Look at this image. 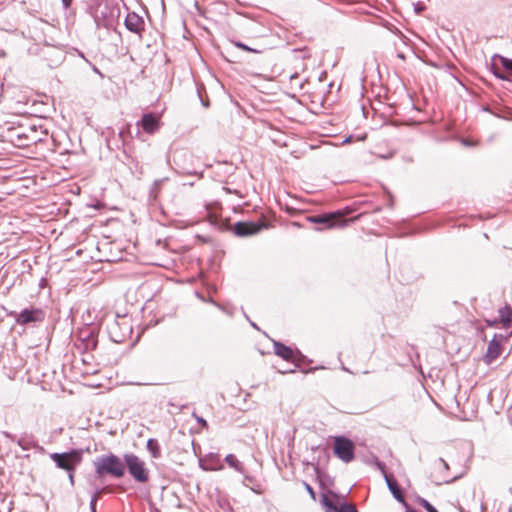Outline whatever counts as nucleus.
<instances>
[{
	"mask_svg": "<svg viewBox=\"0 0 512 512\" xmlns=\"http://www.w3.org/2000/svg\"><path fill=\"white\" fill-rule=\"evenodd\" d=\"M96 477H103L106 474L114 478H122L125 475V462L113 453L97 457L93 461Z\"/></svg>",
	"mask_w": 512,
	"mask_h": 512,
	"instance_id": "1",
	"label": "nucleus"
},
{
	"mask_svg": "<svg viewBox=\"0 0 512 512\" xmlns=\"http://www.w3.org/2000/svg\"><path fill=\"white\" fill-rule=\"evenodd\" d=\"M89 11L94 19L96 28L110 29L114 24V10L106 0H98L89 5Z\"/></svg>",
	"mask_w": 512,
	"mask_h": 512,
	"instance_id": "2",
	"label": "nucleus"
},
{
	"mask_svg": "<svg viewBox=\"0 0 512 512\" xmlns=\"http://www.w3.org/2000/svg\"><path fill=\"white\" fill-rule=\"evenodd\" d=\"M351 212L352 209L346 207L343 210H337L328 214L311 216L309 217V221L316 224H324L328 228L344 227L348 225V223L354 222L360 217V215H358L354 218L346 219L345 216L349 215Z\"/></svg>",
	"mask_w": 512,
	"mask_h": 512,
	"instance_id": "3",
	"label": "nucleus"
},
{
	"mask_svg": "<svg viewBox=\"0 0 512 512\" xmlns=\"http://www.w3.org/2000/svg\"><path fill=\"white\" fill-rule=\"evenodd\" d=\"M7 315L13 317L16 324L29 327L43 323L46 318L45 311L35 306L26 307L20 312L11 311Z\"/></svg>",
	"mask_w": 512,
	"mask_h": 512,
	"instance_id": "4",
	"label": "nucleus"
},
{
	"mask_svg": "<svg viewBox=\"0 0 512 512\" xmlns=\"http://www.w3.org/2000/svg\"><path fill=\"white\" fill-rule=\"evenodd\" d=\"M125 467L136 482L146 483L149 480V470L145 462L133 453H126L123 456Z\"/></svg>",
	"mask_w": 512,
	"mask_h": 512,
	"instance_id": "5",
	"label": "nucleus"
},
{
	"mask_svg": "<svg viewBox=\"0 0 512 512\" xmlns=\"http://www.w3.org/2000/svg\"><path fill=\"white\" fill-rule=\"evenodd\" d=\"M82 455V450L72 449L64 453H52L50 458L58 468L71 472L81 463Z\"/></svg>",
	"mask_w": 512,
	"mask_h": 512,
	"instance_id": "6",
	"label": "nucleus"
},
{
	"mask_svg": "<svg viewBox=\"0 0 512 512\" xmlns=\"http://www.w3.org/2000/svg\"><path fill=\"white\" fill-rule=\"evenodd\" d=\"M110 339L115 343H123L132 332V326L125 317H118L107 326Z\"/></svg>",
	"mask_w": 512,
	"mask_h": 512,
	"instance_id": "7",
	"label": "nucleus"
},
{
	"mask_svg": "<svg viewBox=\"0 0 512 512\" xmlns=\"http://www.w3.org/2000/svg\"><path fill=\"white\" fill-rule=\"evenodd\" d=\"M333 451L334 454L345 463L351 462L355 457L354 443L344 436L335 437Z\"/></svg>",
	"mask_w": 512,
	"mask_h": 512,
	"instance_id": "8",
	"label": "nucleus"
},
{
	"mask_svg": "<svg viewBox=\"0 0 512 512\" xmlns=\"http://www.w3.org/2000/svg\"><path fill=\"white\" fill-rule=\"evenodd\" d=\"M267 227L268 224L262 221H239L232 226L231 230L238 237H248L259 233L261 230Z\"/></svg>",
	"mask_w": 512,
	"mask_h": 512,
	"instance_id": "9",
	"label": "nucleus"
},
{
	"mask_svg": "<svg viewBox=\"0 0 512 512\" xmlns=\"http://www.w3.org/2000/svg\"><path fill=\"white\" fill-rule=\"evenodd\" d=\"M436 471L433 474V482L436 485L450 484L461 477V475L449 477L447 472L449 470L448 463L443 458H438L435 462Z\"/></svg>",
	"mask_w": 512,
	"mask_h": 512,
	"instance_id": "10",
	"label": "nucleus"
},
{
	"mask_svg": "<svg viewBox=\"0 0 512 512\" xmlns=\"http://www.w3.org/2000/svg\"><path fill=\"white\" fill-rule=\"evenodd\" d=\"M273 347L274 353L277 356L281 357L283 360L293 362L295 364V367H299L300 360L305 358V356L300 351H297V353H295L289 346H286L281 342L274 341Z\"/></svg>",
	"mask_w": 512,
	"mask_h": 512,
	"instance_id": "11",
	"label": "nucleus"
},
{
	"mask_svg": "<svg viewBox=\"0 0 512 512\" xmlns=\"http://www.w3.org/2000/svg\"><path fill=\"white\" fill-rule=\"evenodd\" d=\"M124 25L127 30L140 35L145 27L144 19L135 12L128 13Z\"/></svg>",
	"mask_w": 512,
	"mask_h": 512,
	"instance_id": "12",
	"label": "nucleus"
},
{
	"mask_svg": "<svg viewBox=\"0 0 512 512\" xmlns=\"http://www.w3.org/2000/svg\"><path fill=\"white\" fill-rule=\"evenodd\" d=\"M137 126H141L145 132L152 134L159 129L160 118L154 113L144 114L137 122Z\"/></svg>",
	"mask_w": 512,
	"mask_h": 512,
	"instance_id": "13",
	"label": "nucleus"
},
{
	"mask_svg": "<svg viewBox=\"0 0 512 512\" xmlns=\"http://www.w3.org/2000/svg\"><path fill=\"white\" fill-rule=\"evenodd\" d=\"M322 504L326 508V512H358L357 509L349 505L345 502L341 503L340 506H337L329 497L326 495L322 496L321 500Z\"/></svg>",
	"mask_w": 512,
	"mask_h": 512,
	"instance_id": "14",
	"label": "nucleus"
},
{
	"mask_svg": "<svg viewBox=\"0 0 512 512\" xmlns=\"http://www.w3.org/2000/svg\"><path fill=\"white\" fill-rule=\"evenodd\" d=\"M384 479L393 497L403 506H407V501L405 500L403 492L400 486L398 485L397 481L392 476H389L387 474H384Z\"/></svg>",
	"mask_w": 512,
	"mask_h": 512,
	"instance_id": "15",
	"label": "nucleus"
},
{
	"mask_svg": "<svg viewBox=\"0 0 512 512\" xmlns=\"http://www.w3.org/2000/svg\"><path fill=\"white\" fill-rule=\"evenodd\" d=\"M498 320L502 324V327L505 329L510 328L512 323V307L510 305H505L504 307L498 310Z\"/></svg>",
	"mask_w": 512,
	"mask_h": 512,
	"instance_id": "16",
	"label": "nucleus"
},
{
	"mask_svg": "<svg viewBox=\"0 0 512 512\" xmlns=\"http://www.w3.org/2000/svg\"><path fill=\"white\" fill-rule=\"evenodd\" d=\"M501 354V344L496 341V339H491L488 344L487 352L485 355V359L487 363H491L496 358H498Z\"/></svg>",
	"mask_w": 512,
	"mask_h": 512,
	"instance_id": "17",
	"label": "nucleus"
},
{
	"mask_svg": "<svg viewBox=\"0 0 512 512\" xmlns=\"http://www.w3.org/2000/svg\"><path fill=\"white\" fill-rule=\"evenodd\" d=\"M167 180H168L167 177L154 180V182L152 183V185L149 189V198L151 200H153V201L157 200L158 195L160 193L161 186Z\"/></svg>",
	"mask_w": 512,
	"mask_h": 512,
	"instance_id": "18",
	"label": "nucleus"
},
{
	"mask_svg": "<svg viewBox=\"0 0 512 512\" xmlns=\"http://www.w3.org/2000/svg\"><path fill=\"white\" fill-rule=\"evenodd\" d=\"M146 448L153 458H159L161 456L160 445L156 439H148Z\"/></svg>",
	"mask_w": 512,
	"mask_h": 512,
	"instance_id": "19",
	"label": "nucleus"
},
{
	"mask_svg": "<svg viewBox=\"0 0 512 512\" xmlns=\"http://www.w3.org/2000/svg\"><path fill=\"white\" fill-rule=\"evenodd\" d=\"M225 462L231 467L234 468L238 472H243V465L238 461L234 454H228L225 457Z\"/></svg>",
	"mask_w": 512,
	"mask_h": 512,
	"instance_id": "20",
	"label": "nucleus"
},
{
	"mask_svg": "<svg viewBox=\"0 0 512 512\" xmlns=\"http://www.w3.org/2000/svg\"><path fill=\"white\" fill-rule=\"evenodd\" d=\"M493 59L499 60L504 70L512 74V59L506 58L499 54H495Z\"/></svg>",
	"mask_w": 512,
	"mask_h": 512,
	"instance_id": "21",
	"label": "nucleus"
},
{
	"mask_svg": "<svg viewBox=\"0 0 512 512\" xmlns=\"http://www.w3.org/2000/svg\"><path fill=\"white\" fill-rule=\"evenodd\" d=\"M496 60L493 59V62L491 63V71L493 73V75L500 79V80H504V81H510V77L505 73V72H502L498 67H497V64L495 63Z\"/></svg>",
	"mask_w": 512,
	"mask_h": 512,
	"instance_id": "22",
	"label": "nucleus"
},
{
	"mask_svg": "<svg viewBox=\"0 0 512 512\" xmlns=\"http://www.w3.org/2000/svg\"><path fill=\"white\" fill-rule=\"evenodd\" d=\"M420 504L427 512H439L428 500L424 498L420 500Z\"/></svg>",
	"mask_w": 512,
	"mask_h": 512,
	"instance_id": "23",
	"label": "nucleus"
},
{
	"mask_svg": "<svg viewBox=\"0 0 512 512\" xmlns=\"http://www.w3.org/2000/svg\"><path fill=\"white\" fill-rule=\"evenodd\" d=\"M93 333L90 332L89 335L87 336L86 338V348L87 349H94L97 345V341L95 340V338L93 337L92 335Z\"/></svg>",
	"mask_w": 512,
	"mask_h": 512,
	"instance_id": "24",
	"label": "nucleus"
},
{
	"mask_svg": "<svg viewBox=\"0 0 512 512\" xmlns=\"http://www.w3.org/2000/svg\"><path fill=\"white\" fill-rule=\"evenodd\" d=\"M511 334H512V332H510L508 335H504V334H501V333H499V334H497V333H496V334H494V336H493V338H492V339H496V341H497V342H499L500 344H502V342H503L504 340H506V338H507L508 336H510Z\"/></svg>",
	"mask_w": 512,
	"mask_h": 512,
	"instance_id": "25",
	"label": "nucleus"
},
{
	"mask_svg": "<svg viewBox=\"0 0 512 512\" xmlns=\"http://www.w3.org/2000/svg\"><path fill=\"white\" fill-rule=\"evenodd\" d=\"M304 486H305L306 491H307V492L309 493V495L311 496V498H312L313 500H315V499H316V494H315V491H314V489L312 488V486H311V485H309L307 482H304Z\"/></svg>",
	"mask_w": 512,
	"mask_h": 512,
	"instance_id": "26",
	"label": "nucleus"
},
{
	"mask_svg": "<svg viewBox=\"0 0 512 512\" xmlns=\"http://www.w3.org/2000/svg\"><path fill=\"white\" fill-rule=\"evenodd\" d=\"M235 46L238 48H241L245 51L258 52L257 50L250 48L249 46H247L246 44H244L242 42H235Z\"/></svg>",
	"mask_w": 512,
	"mask_h": 512,
	"instance_id": "27",
	"label": "nucleus"
},
{
	"mask_svg": "<svg viewBox=\"0 0 512 512\" xmlns=\"http://www.w3.org/2000/svg\"><path fill=\"white\" fill-rule=\"evenodd\" d=\"M104 489H96L93 495L91 496L90 501L97 502L100 495L103 493Z\"/></svg>",
	"mask_w": 512,
	"mask_h": 512,
	"instance_id": "28",
	"label": "nucleus"
},
{
	"mask_svg": "<svg viewBox=\"0 0 512 512\" xmlns=\"http://www.w3.org/2000/svg\"><path fill=\"white\" fill-rule=\"evenodd\" d=\"M17 139H18V145L19 146L29 145L27 142L24 141V140L27 139L26 135H24V134H17Z\"/></svg>",
	"mask_w": 512,
	"mask_h": 512,
	"instance_id": "29",
	"label": "nucleus"
},
{
	"mask_svg": "<svg viewBox=\"0 0 512 512\" xmlns=\"http://www.w3.org/2000/svg\"><path fill=\"white\" fill-rule=\"evenodd\" d=\"M485 322L490 327H495L498 324H501L500 321L498 320V318H495V319H492V320L491 319H486Z\"/></svg>",
	"mask_w": 512,
	"mask_h": 512,
	"instance_id": "30",
	"label": "nucleus"
},
{
	"mask_svg": "<svg viewBox=\"0 0 512 512\" xmlns=\"http://www.w3.org/2000/svg\"><path fill=\"white\" fill-rule=\"evenodd\" d=\"M195 418H196V421H197L199 424H201V425H202L203 427H205V428H208V423H207V421H206L204 418L199 417V416H195Z\"/></svg>",
	"mask_w": 512,
	"mask_h": 512,
	"instance_id": "31",
	"label": "nucleus"
},
{
	"mask_svg": "<svg viewBox=\"0 0 512 512\" xmlns=\"http://www.w3.org/2000/svg\"><path fill=\"white\" fill-rule=\"evenodd\" d=\"M17 444L23 449V450H28L29 449V446L25 443V440L23 438L19 439L17 441Z\"/></svg>",
	"mask_w": 512,
	"mask_h": 512,
	"instance_id": "32",
	"label": "nucleus"
},
{
	"mask_svg": "<svg viewBox=\"0 0 512 512\" xmlns=\"http://www.w3.org/2000/svg\"><path fill=\"white\" fill-rule=\"evenodd\" d=\"M376 466L378 467L379 470L382 471L383 475L386 474L385 472V464L379 460H376Z\"/></svg>",
	"mask_w": 512,
	"mask_h": 512,
	"instance_id": "33",
	"label": "nucleus"
},
{
	"mask_svg": "<svg viewBox=\"0 0 512 512\" xmlns=\"http://www.w3.org/2000/svg\"><path fill=\"white\" fill-rule=\"evenodd\" d=\"M62 5L65 9H68L71 7L73 0H61Z\"/></svg>",
	"mask_w": 512,
	"mask_h": 512,
	"instance_id": "34",
	"label": "nucleus"
},
{
	"mask_svg": "<svg viewBox=\"0 0 512 512\" xmlns=\"http://www.w3.org/2000/svg\"><path fill=\"white\" fill-rule=\"evenodd\" d=\"M74 471L75 470H71V472H68V478L71 486H74Z\"/></svg>",
	"mask_w": 512,
	"mask_h": 512,
	"instance_id": "35",
	"label": "nucleus"
},
{
	"mask_svg": "<svg viewBox=\"0 0 512 512\" xmlns=\"http://www.w3.org/2000/svg\"><path fill=\"white\" fill-rule=\"evenodd\" d=\"M96 504H97V502L90 501L89 506H90L91 512H97L96 511Z\"/></svg>",
	"mask_w": 512,
	"mask_h": 512,
	"instance_id": "36",
	"label": "nucleus"
},
{
	"mask_svg": "<svg viewBox=\"0 0 512 512\" xmlns=\"http://www.w3.org/2000/svg\"><path fill=\"white\" fill-rule=\"evenodd\" d=\"M404 507H405V512H418L415 509L411 508L408 503H407V506H404Z\"/></svg>",
	"mask_w": 512,
	"mask_h": 512,
	"instance_id": "37",
	"label": "nucleus"
},
{
	"mask_svg": "<svg viewBox=\"0 0 512 512\" xmlns=\"http://www.w3.org/2000/svg\"><path fill=\"white\" fill-rule=\"evenodd\" d=\"M280 373L284 374V373H293L295 372V369H291L289 371H282V370H279Z\"/></svg>",
	"mask_w": 512,
	"mask_h": 512,
	"instance_id": "38",
	"label": "nucleus"
},
{
	"mask_svg": "<svg viewBox=\"0 0 512 512\" xmlns=\"http://www.w3.org/2000/svg\"><path fill=\"white\" fill-rule=\"evenodd\" d=\"M397 57L403 60L405 59V55L403 53H398Z\"/></svg>",
	"mask_w": 512,
	"mask_h": 512,
	"instance_id": "39",
	"label": "nucleus"
},
{
	"mask_svg": "<svg viewBox=\"0 0 512 512\" xmlns=\"http://www.w3.org/2000/svg\"><path fill=\"white\" fill-rule=\"evenodd\" d=\"M201 101H202V104H203L204 107H208L209 106V102L208 101H204L202 99H201Z\"/></svg>",
	"mask_w": 512,
	"mask_h": 512,
	"instance_id": "40",
	"label": "nucleus"
},
{
	"mask_svg": "<svg viewBox=\"0 0 512 512\" xmlns=\"http://www.w3.org/2000/svg\"><path fill=\"white\" fill-rule=\"evenodd\" d=\"M463 144H464V145H467V146H468V145H470L469 141H468V140H466V139H464V140H463Z\"/></svg>",
	"mask_w": 512,
	"mask_h": 512,
	"instance_id": "41",
	"label": "nucleus"
},
{
	"mask_svg": "<svg viewBox=\"0 0 512 512\" xmlns=\"http://www.w3.org/2000/svg\"><path fill=\"white\" fill-rule=\"evenodd\" d=\"M251 323V326L258 329L257 325L254 323V322H250Z\"/></svg>",
	"mask_w": 512,
	"mask_h": 512,
	"instance_id": "42",
	"label": "nucleus"
},
{
	"mask_svg": "<svg viewBox=\"0 0 512 512\" xmlns=\"http://www.w3.org/2000/svg\"><path fill=\"white\" fill-rule=\"evenodd\" d=\"M351 137H348L344 140V143L349 142Z\"/></svg>",
	"mask_w": 512,
	"mask_h": 512,
	"instance_id": "43",
	"label": "nucleus"
},
{
	"mask_svg": "<svg viewBox=\"0 0 512 512\" xmlns=\"http://www.w3.org/2000/svg\"><path fill=\"white\" fill-rule=\"evenodd\" d=\"M342 369H343L344 371H346V372H350V371H349V369H348V368H346V367H342Z\"/></svg>",
	"mask_w": 512,
	"mask_h": 512,
	"instance_id": "44",
	"label": "nucleus"
},
{
	"mask_svg": "<svg viewBox=\"0 0 512 512\" xmlns=\"http://www.w3.org/2000/svg\"><path fill=\"white\" fill-rule=\"evenodd\" d=\"M422 8L416 7V11L419 13Z\"/></svg>",
	"mask_w": 512,
	"mask_h": 512,
	"instance_id": "45",
	"label": "nucleus"
},
{
	"mask_svg": "<svg viewBox=\"0 0 512 512\" xmlns=\"http://www.w3.org/2000/svg\"><path fill=\"white\" fill-rule=\"evenodd\" d=\"M210 302H211V303H213V304H214V305H216V306H219V305H218V304H216V303L214 302V300H212V299L210 300Z\"/></svg>",
	"mask_w": 512,
	"mask_h": 512,
	"instance_id": "46",
	"label": "nucleus"
}]
</instances>
